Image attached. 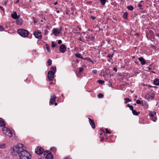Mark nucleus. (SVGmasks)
Segmentation results:
<instances>
[{
	"mask_svg": "<svg viewBox=\"0 0 159 159\" xmlns=\"http://www.w3.org/2000/svg\"><path fill=\"white\" fill-rule=\"evenodd\" d=\"M20 17V16L17 15L16 11H14L11 15V17L15 19H17L18 18Z\"/></svg>",
	"mask_w": 159,
	"mask_h": 159,
	"instance_id": "13",
	"label": "nucleus"
},
{
	"mask_svg": "<svg viewBox=\"0 0 159 159\" xmlns=\"http://www.w3.org/2000/svg\"><path fill=\"white\" fill-rule=\"evenodd\" d=\"M0 8H1V9L2 11H4V8H3V7H1H1H0Z\"/></svg>",
	"mask_w": 159,
	"mask_h": 159,
	"instance_id": "50",
	"label": "nucleus"
},
{
	"mask_svg": "<svg viewBox=\"0 0 159 159\" xmlns=\"http://www.w3.org/2000/svg\"><path fill=\"white\" fill-rule=\"evenodd\" d=\"M136 102L137 104H142V101H140V100H138L136 101Z\"/></svg>",
	"mask_w": 159,
	"mask_h": 159,
	"instance_id": "38",
	"label": "nucleus"
},
{
	"mask_svg": "<svg viewBox=\"0 0 159 159\" xmlns=\"http://www.w3.org/2000/svg\"><path fill=\"white\" fill-rule=\"evenodd\" d=\"M6 146V144L3 143L0 144V148H4Z\"/></svg>",
	"mask_w": 159,
	"mask_h": 159,
	"instance_id": "31",
	"label": "nucleus"
},
{
	"mask_svg": "<svg viewBox=\"0 0 159 159\" xmlns=\"http://www.w3.org/2000/svg\"><path fill=\"white\" fill-rule=\"evenodd\" d=\"M142 105L143 106H145L146 107H148V104L146 101L144 100L142 101Z\"/></svg>",
	"mask_w": 159,
	"mask_h": 159,
	"instance_id": "18",
	"label": "nucleus"
},
{
	"mask_svg": "<svg viewBox=\"0 0 159 159\" xmlns=\"http://www.w3.org/2000/svg\"><path fill=\"white\" fill-rule=\"evenodd\" d=\"M5 125V124L3 119L0 118V126H4Z\"/></svg>",
	"mask_w": 159,
	"mask_h": 159,
	"instance_id": "16",
	"label": "nucleus"
},
{
	"mask_svg": "<svg viewBox=\"0 0 159 159\" xmlns=\"http://www.w3.org/2000/svg\"><path fill=\"white\" fill-rule=\"evenodd\" d=\"M98 82L99 84H102L104 83V81L103 80H98Z\"/></svg>",
	"mask_w": 159,
	"mask_h": 159,
	"instance_id": "32",
	"label": "nucleus"
},
{
	"mask_svg": "<svg viewBox=\"0 0 159 159\" xmlns=\"http://www.w3.org/2000/svg\"><path fill=\"white\" fill-rule=\"evenodd\" d=\"M44 157L48 159H52L53 157L51 152L49 151H45L44 152Z\"/></svg>",
	"mask_w": 159,
	"mask_h": 159,
	"instance_id": "8",
	"label": "nucleus"
},
{
	"mask_svg": "<svg viewBox=\"0 0 159 159\" xmlns=\"http://www.w3.org/2000/svg\"><path fill=\"white\" fill-rule=\"evenodd\" d=\"M141 12L142 13H146V11L145 10L142 11Z\"/></svg>",
	"mask_w": 159,
	"mask_h": 159,
	"instance_id": "45",
	"label": "nucleus"
},
{
	"mask_svg": "<svg viewBox=\"0 0 159 159\" xmlns=\"http://www.w3.org/2000/svg\"><path fill=\"white\" fill-rule=\"evenodd\" d=\"M47 63L48 65L49 66H50L52 64V61L50 59H49L47 61Z\"/></svg>",
	"mask_w": 159,
	"mask_h": 159,
	"instance_id": "26",
	"label": "nucleus"
},
{
	"mask_svg": "<svg viewBox=\"0 0 159 159\" xmlns=\"http://www.w3.org/2000/svg\"><path fill=\"white\" fill-rule=\"evenodd\" d=\"M149 115L151 118L153 117V116H154V115L153 114H149Z\"/></svg>",
	"mask_w": 159,
	"mask_h": 159,
	"instance_id": "48",
	"label": "nucleus"
},
{
	"mask_svg": "<svg viewBox=\"0 0 159 159\" xmlns=\"http://www.w3.org/2000/svg\"><path fill=\"white\" fill-rule=\"evenodd\" d=\"M54 104L55 106H56L57 105V102H55L54 103Z\"/></svg>",
	"mask_w": 159,
	"mask_h": 159,
	"instance_id": "52",
	"label": "nucleus"
},
{
	"mask_svg": "<svg viewBox=\"0 0 159 159\" xmlns=\"http://www.w3.org/2000/svg\"><path fill=\"white\" fill-rule=\"evenodd\" d=\"M92 73L94 74H96L97 73V70H93L92 71Z\"/></svg>",
	"mask_w": 159,
	"mask_h": 159,
	"instance_id": "39",
	"label": "nucleus"
},
{
	"mask_svg": "<svg viewBox=\"0 0 159 159\" xmlns=\"http://www.w3.org/2000/svg\"><path fill=\"white\" fill-rule=\"evenodd\" d=\"M127 8L129 10H130V11H133V10L134 9V7L132 6V5H130L129 6H128L127 7Z\"/></svg>",
	"mask_w": 159,
	"mask_h": 159,
	"instance_id": "23",
	"label": "nucleus"
},
{
	"mask_svg": "<svg viewBox=\"0 0 159 159\" xmlns=\"http://www.w3.org/2000/svg\"><path fill=\"white\" fill-rule=\"evenodd\" d=\"M62 28L60 27L59 29L57 28H54L52 30V33L55 36L57 35L58 34H60L61 32Z\"/></svg>",
	"mask_w": 159,
	"mask_h": 159,
	"instance_id": "6",
	"label": "nucleus"
},
{
	"mask_svg": "<svg viewBox=\"0 0 159 159\" xmlns=\"http://www.w3.org/2000/svg\"><path fill=\"white\" fill-rule=\"evenodd\" d=\"M128 13L127 12H125L124 13L123 17L125 19H127V16L128 15Z\"/></svg>",
	"mask_w": 159,
	"mask_h": 159,
	"instance_id": "21",
	"label": "nucleus"
},
{
	"mask_svg": "<svg viewBox=\"0 0 159 159\" xmlns=\"http://www.w3.org/2000/svg\"><path fill=\"white\" fill-rule=\"evenodd\" d=\"M151 70V68L150 67H148V70H147V71H149V70Z\"/></svg>",
	"mask_w": 159,
	"mask_h": 159,
	"instance_id": "53",
	"label": "nucleus"
},
{
	"mask_svg": "<svg viewBox=\"0 0 159 159\" xmlns=\"http://www.w3.org/2000/svg\"><path fill=\"white\" fill-rule=\"evenodd\" d=\"M57 43L58 44H61L62 43V41L61 40H58Z\"/></svg>",
	"mask_w": 159,
	"mask_h": 159,
	"instance_id": "41",
	"label": "nucleus"
},
{
	"mask_svg": "<svg viewBox=\"0 0 159 159\" xmlns=\"http://www.w3.org/2000/svg\"><path fill=\"white\" fill-rule=\"evenodd\" d=\"M19 156L20 159H30L31 157L30 153L26 150H24V147H23V150L21 151Z\"/></svg>",
	"mask_w": 159,
	"mask_h": 159,
	"instance_id": "3",
	"label": "nucleus"
},
{
	"mask_svg": "<svg viewBox=\"0 0 159 159\" xmlns=\"http://www.w3.org/2000/svg\"><path fill=\"white\" fill-rule=\"evenodd\" d=\"M34 34L35 37L38 39H41L42 38V34L39 30L35 31L34 32Z\"/></svg>",
	"mask_w": 159,
	"mask_h": 159,
	"instance_id": "7",
	"label": "nucleus"
},
{
	"mask_svg": "<svg viewBox=\"0 0 159 159\" xmlns=\"http://www.w3.org/2000/svg\"><path fill=\"white\" fill-rule=\"evenodd\" d=\"M148 96L149 98H151V99H152L154 98V96L152 95H149Z\"/></svg>",
	"mask_w": 159,
	"mask_h": 159,
	"instance_id": "42",
	"label": "nucleus"
},
{
	"mask_svg": "<svg viewBox=\"0 0 159 159\" xmlns=\"http://www.w3.org/2000/svg\"><path fill=\"white\" fill-rule=\"evenodd\" d=\"M152 72L154 73H155V72L153 71H152Z\"/></svg>",
	"mask_w": 159,
	"mask_h": 159,
	"instance_id": "58",
	"label": "nucleus"
},
{
	"mask_svg": "<svg viewBox=\"0 0 159 159\" xmlns=\"http://www.w3.org/2000/svg\"><path fill=\"white\" fill-rule=\"evenodd\" d=\"M64 159H70L69 158H64Z\"/></svg>",
	"mask_w": 159,
	"mask_h": 159,
	"instance_id": "56",
	"label": "nucleus"
},
{
	"mask_svg": "<svg viewBox=\"0 0 159 159\" xmlns=\"http://www.w3.org/2000/svg\"><path fill=\"white\" fill-rule=\"evenodd\" d=\"M138 60L140 61L142 65H144L146 63V61L143 57H139Z\"/></svg>",
	"mask_w": 159,
	"mask_h": 159,
	"instance_id": "14",
	"label": "nucleus"
},
{
	"mask_svg": "<svg viewBox=\"0 0 159 159\" xmlns=\"http://www.w3.org/2000/svg\"><path fill=\"white\" fill-rule=\"evenodd\" d=\"M154 84L156 85H159V79L156 78L153 81Z\"/></svg>",
	"mask_w": 159,
	"mask_h": 159,
	"instance_id": "17",
	"label": "nucleus"
},
{
	"mask_svg": "<svg viewBox=\"0 0 159 159\" xmlns=\"http://www.w3.org/2000/svg\"><path fill=\"white\" fill-rule=\"evenodd\" d=\"M19 2V0H16V2H14L15 4H17Z\"/></svg>",
	"mask_w": 159,
	"mask_h": 159,
	"instance_id": "44",
	"label": "nucleus"
},
{
	"mask_svg": "<svg viewBox=\"0 0 159 159\" xmlns=\"http://www.w3.org/2000/svg\"><path fill=\"white\" fill-rule=\"evenodd\" d=\"M134 105H136V104H134Z\"/></svg>",
	"mask_w": 159,
	"mask_h": 159,
	"instance_id": "61",
	"label": "nucleus"
},
{
	"mask_svg": "<svg viewBox=\"0 0 159 159\" xmlns=\"http://www.w3.org/2000/svg\"><path fill=\"white\" fill-rule=\"evenodd\" d=\"M43 152V149L41 147L38 146L37 147L35 150V152L38 155H40L42 154Z\"/></svg>",
	"mask_w": 159,
	"mask_h": 159,
	"instance_id": "9",
	"label": "nucleus"
},
{
	"mask_svg": "<svg viewBox=\"0 0 159 159\" xmlns=\"http://www.w3.org/2000/svg\"><path fill=\"white\" fill-rule=\"evenodd\" d=\"M106 133H107V134H110L111 133V132L110 131H109L107 129H106Z\"/></svg>",
	"mask_w": 159,
	"mask_h": 159,
	"instance_id": "40",
	"label": "nucleus"
},
{
	"mask_svg": "<svg viewBox=\"0 0 159 159\" xmlns=\"http://www.w3.org/2000/svg\"><path fill=\"white\" fill-rule=\"evenodd\" d=\"M57 3V2H56L55 3V5Z\"/></svg>",
	"mask_w": 159,
	"mask_h": 159,
	"instance_id": "57",
	"label": "nucleus"
},
{
	"mask_svg": "<svg viewBox=\"0 0 159 159\" xmlns=\"http://www.w3.org/2000/svg\"><path fill=\"white\" fill-rule=\"evenodd\" d=\"M113 70L114 71H115L116 72L117 71V69L116 67H114L113 69Z\"/></svg>",
	"mask_w": 159,
	"mask_h": 159,
	"instance_id": "51",
	"label": "nucleus"
},
{
	"mask_svg": "<svg viewBox=\"0 0 159 159\" xmlns=\"http://www.w3.org/2000/svg\"><path fill=\"white\" fill-rule=\"evenodd\" d=\"M90 125L93 129L95 128V125L94 121L90 118H88Z\"/></svg>",
	"mask_w": 159,
	"mask_h": 159,
	"instance_id": "12",
	"label": "nucleus"
},
{
	"mask_svg": "<svg viewBox=\"0 0 159 159\" xmlns=\"http://www.w3.org/2000/svg\"><path fill=\"white\" fill-rule=\"evenodd\" d=\"M56 96L55 94H53L51 97L50 101L49 102V104L51 105H53L54 102L56 101Z\"/></svg>",
	"mask_w": 159,
	"mask_h": 159,
	"instance_id": "10",
	"label": "nucleus"
},
{
	"mask_svg": "<svg viewBox=\"0 0 159 159\" xmlns=\"http://www.w3.org/2000/svg\"><path fill=\"white\" fill-rule=\"evenodd\" d=\"M53 84V82H51L50 83H49V84L50 85H52V84Z\"/></svg>",
	"mask_w": 159,
	"mask_h": 159,
	"instance_id": "54",
	"label": "nucleus"
},
{
	"mask_svg": "<svg viewBox=\"0 0 159 159\" xmlns=\"http://www.w3.org/2000/svg\"><path fill=\"white\" fill-rule=\"evenodd\" d=\"M3 132L6 135L10 137L12 136V134L9 129L6 127H3L2 128Z\"/></svg>",
	"mask_w": 159,
	"mask_h": 159,
	"instance_id": "5",
	"label": "nucleus"
},
{
	"mask_svg": "<svg viewBox=\"0 0 159 159\" xmlns=\"http://www.w3.org/2000/svg\"><path fill=\"white\" fill-rule=\"evenodd\" d=\"M127 107H129L130 110L132 111L134 109L133 107L132 106H131L129 104H128L127 105Z\"/></svg>",
	"mask_w": 159,
	"mask_h": 159,
	"instance_id": "28",
	"label": "nucleus"
},
{
	"mask_svg": "<svg viewBox=\"0 0 159 159\" xmlns=\"http://www.w3.org/2000/svg\"><path fill=\"white\" fill-rule=\"evenodd\" d=\"M24 145L21 143H19L16 146H14L11 149L12 154L13 156L20 155L21 151L23 150Z\"/></svg>",
	"mask_w": 159,
	"mask_h": 159,
	"instance_id": "1",
	"label": "nucleus"
},
{
	"mask_svg": "<svg viewBox=\"0 0 159 159\" xmlns=\"http://www.w3.org/2000/svg\"><path fill=\"white\" fill-rule=\"evenodd\" d=\"M75 56L76 57L78 58H81L83 59H84V58L83 57H82V55L80 53H79L75 54Z\"/></svg>",
	"mask_w": 159,
	"mask_h": 159,
	"instance_id": "20",
	"label": "nucleus"
},
{
	"mask_svg": "<svg viewBox=\"0 0 159 159\" xmlns=\"http://www.w3.org/2000/svg\"><path fill=\"white\" fill-rule=\"evenodd\" d=\"M46 47L47 49V50L49 52H51V50L50 49V48H49V46H48L47 44H46Z\"/></svg>",
	"mask_w": 159,
	"mask_h": 159,
	"instance_id": "29",
	"label": "nucleus"
},
{
	"mask_svg": "<svg viewBox=\"0 0 159 159\" xmlns=\"http://www.w3.org/2000/svg\"><path fill=\"white\" fill-rule=\"evenodd\" d=\"M136 34L137 36L138 37H139V34L138 33H136Z\"/></svg>",
	"mask_w": 159,
	"mask_h": 159,
	"instance_id": "55",
	"label": "nucleus"
},
{
	"mask_svg": "<svg viewBox=\"0 0 159 159\" xmlns=\"http://www.w3.org/2000/svg\"><path fill=\"white\" fill-rule=\"evenodd\" d=\"M114 53H113L112 54V55H110V54H108V55L107 57L109 58H110V59H111L113 55H114Z\"/></svg>",
	"mask_w": 159,
	"mask_h": 159,
	"instance_id": "34",
	"label": "nucleus"
},
{
	"mask_svg": "<svg viewBox=\"0 0 159 159\" xmlns=\"http://www.w3.org/2000/svg\"><path fill=\"white\" fill-rule=\"evenodd\" d=\"M84 59L87 60L89 61L92 63H93V64H94L96 62V61L94 60H91L90 58V57H86V58H84Z\"/></svg>",
	"mask_w": 159,
	"mask_h": 159,
	"instance_id": "19",
	"label": "nucleus"
},
{
	"mask_svg": "<svg viewBox=\"0 0 159 159\" xmlns=\"http://www.w3.org/2000/svg\"><path fill=\"white\" fill-rule=\"evenodd\" d=\"M99 0L101 2V4L102 5H104L105 4L106 2L107 1V0Z\"/></svg>",
	"mask_w": 159,
	"mask_h": 159,
	"instance_id": "27",
	"label": "nucleus"
},
{
	"mask_svg": "<svg viewBox=\"0 0 159 159\" xmlns=\"http://www.w3.org/2000/svg\"><path fill=\"white\" fill-rule=\"evenodd\" d=\"M151 119L153 121H156L157 118L156 117H155L154 116H153V117H152L151 118Z\"/></svg>",
	"mask_w": 159,
	"mask_h": 159,
	"instance_id": "33",
	"label": "nucleus"
},
{
	"mask_svg": "<svg viewBox=\"0 0 159 159\" xmlns=\"http://www.w3.org/2000/svg\"><path fill=\"white\" fill-rule=\"evenodd\" d=\"M51 44V46L52 47L54 48L55 47L56 44L54 43V42L53 41H52V42Z\"/></svg>",
	"mask_w": 159,
	"mask_h": 159,
	"instance_id": "36",
	"label": "nucleus"
},
{
	"mask_svg": "<svg viewBox=\"0 0 159 159\" xmlns=\"http://www.w3.org/2000/svg\"><path fill=\"white\" fill-rule=\"evenodd\" d=\"M56 71L55 66H52L50 68V70L49 71L48 74V79L49 81L52 80L54 78V75Z\"/></svg>",
	"mask_w": 159,
	"mask_h": 159,
	"instance_id": "2",
	"label": "nucleus"
},
{
	"mask_svg": "<svg viewBox=\"0 0 159 159\" xmlns=\"http://www.w3.org/2000/svg\"><path fill=\"white\" fill-rule=\"evenodd\" d=\"M91 17L92 19L93 20H94L95 19V17L93 16H91Z\"/></svg>",
	"mask_w": 159,
	"mask_h": 159,
	"instance_id": "46",
	"label": "nucleus"
},
{
	"mask_svg": "<svg viewBox=\"0 0 159 159\" xmlns=\"http://www.w3.org/2000/svg\"><path fill=\"white\" fill-rule=\"evenodd\" d=\"M33 20H34V22L35 24H36L37 22V20L35 19L34 18H33Z\"/></svg>",
	"mask_w": 159,
	"mask_h": 159,
	"instance_id": "43",
	"label": "nucleus"
},
{
	"mask_svg": "<svg viewBox=\"0 0 159 159\" xmlns=\"http://www.w3.org/2000/svg\"><path fill=\"white\" fill-rule=\"evenodd\" d=\"M4 30V28L3 26L0 25V31H2Z\"/></svg>",
	"mask_w": 159,
	"mask_h": 159,
	"instance_id": "35",
	"label": "nucleus"
},
{
	"mask_svg": "<svg viewBox=\"0 0 159 159\" xmlns=\"http://www.w3.org/2000/svg\"><path fill=\"white\" fill-rule=\"evenodd\" d=\"M125 101V103H126L129 102H130L131 101V100L129 98H125L124 99Z\"/></svg>",
	"mask_w": 159,
	"mask_h": 159,
	"instance_id": "22",
	"label": "nucleus"
},
{
	"mask_svg": "<svg viewBox=\"0 0 159 159\" xmlns=\"http://www.w3.org/2000/svg\"><path fill=\"white\" fill-rule=\"evenodd\" d=\"M138 7H140V9H143L142 8H141V7H142V5L141 4H139V5H138Z\"/></svg>",
	"mask_w": 159,
	"mask_h": 159,
	"instance_id": "47",
	"label": "nucleus"
},
{
	"mask_svg": "<svg viewBox=\"0 0 159 159\" xmlns=\"http://www.w3.org/2000/svg\"><path fill=\"white\" fill-rule=\"evenodd\" d=\"M103 95L102 93H99L98 95V97L99 98H102L103 97Z\"/></svg>",
	"mask_w": 159,
	"mask_h": 159,
	"instance_id": "30",
	"label": "nucleus"
},
{
	"mask_svg": "<svg viewBox=\"0 0 159 159\" xmlns=\"http://www.w3.org/2000/svg\"><path fill=\"white\" fill-rule=\"evenodd\" d=\"M79 72L80 73L81 72H83V71L84 70V69L83 68L80 67L79 68Z\"/></svg>",
	"mask_w": 159,
	"mask_h": 159,
	"instance_id": "37",
	"label": "nucleus"
},
{
	"mask_svg": "<svg viewBox=\"0 0 159 159\" xmlns=\"http://www.w3.org/2000/svg\"><path fill=\"white\" fill-rule=\"evenodd\" d=\"M143 2V1H141L140 2H141H141Z\"/></svg>",
	"mask_w": 159,
	"mask_h": 159,
	"instance_id": "59",
	"label": "nucleus"
},
{
	"mask_svg": "<svg viewBox=\"0 0 159 159\" xmlns=\"http://www.w3.org/2000/svg\"><path fill=\"white\" fill-rule=\"evenodd\" d=\"M66 47L64 44L61 45L59 47V50L61 53H64L66 50Z\"/></svg>",
	"mask_w": 159,
	"mask_h": 159,
	"instance_id": "11",
	"label": "nucleus"
},
{
	"mask_svg": "<svg viewBox=\"0 0 159 159\" xmlns=\"http://www.w3.org/2000/svg\"><path fill=\"white\" fill-rule=\"evenodd\" d=\"M17 32L20 36L23 37H28L30 33L28 30L23 29H19L17 31Z\"/></svg>",
	"mask_w": 159,
	"mask_h": 159,
	"instance_id": "4",
	"label": "nucleus"
},
{
	"mask_svg": "<svg viewBox=\"0 0 159 159\" xmlns=\"http://www.w3.org/2000/svg\"><path fill=\"white\" fill-rule=\"evenodd\" d=\"M100 135H101L102 134V133H100Z\"/></svg>",
	"mask_w": 159,
	"mask_h": 159,
	"instance_id": "60",
	"label": "nucleus"
},
{
	"mask_svg": "<svg viewBox=\"0 0 159 159\" xmlns=\"http://www.w3.org/2000/svg\"><path fill=\"white\" fill-rule=\"evenodd\" d=\"M51 150L54 153H55L56 151V149L55 147H52L51 148Z\"/></svg>",
	"mask_w": 159,
	"mask_h": 159,
	"instance_id": "25",
	"label": "nucleus"
},
{
	"mask_svg": "<svg viewBox=\"0 0 159 159\" xmlns=\"http://www.w3.org/2000/svg\"><path fill=\"white\" fill-rule=\"evenodd\" d=\"M16 23L18 25H21L23 23V20L21 19H20L19 17L16 19Z\"/></svg>",
	"mask_w": 159,
	"mask_h": 159,
	"instance_id": "15",
	"label": "nucleus"
},
{
	"mask_svg": "<svg viewBox=\"0 0 159 159\" xmlns=\"http://www.w3.org/2000/svg\"><path fill=\"white\" fill-rule=\"evenodd\" d=\"M132 113L134 115H139V113H138L136 110H134V109L132 111Z\"/></svg>",
	"mask_w": 159,
	"mask_h": 159,
	"instance_id": "24",
	"label": "nucleus"
},
{
	"mask_svg": "<svg viewBox=\"0 0 159 159\" xmlns=\"http://www.w3.org/2000/svg\"><path fill=\"white\" fill-rule=\"evenodd\" d=\"M104 138H101V139H100V141H101V142H103V141H104Z\"/></svg>",
	"mask_w": 159,
	"mask_h": 159,
	"instance_id": "49",
	"label": "nucleus"
}]
</instances>
